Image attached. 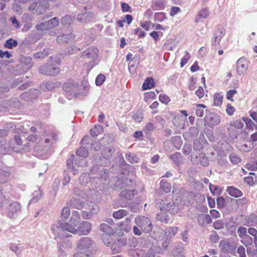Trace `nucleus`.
I'll return each mask as SVG.
<instances>
[{
	"label": "nucleus",
	"instance_id": "obj_43",
	"mask_svg": "<svg viewBox=\"0 0 257 257\" xmlns=\"http://www.w3.org/2000/svg\"><path fill=\"white\" fill-rule=\"evenodd\" d=\"M49 54V49H44L42 52H38L34 54L33 56L36 59H43Z\"/></svg>",
	"mask_w": 257,
	"mask_h": 257
},
{
	"label": "nucleus",
	"instance_id": "obj_41",
	"mask_svg": "<svg viewBox=\"0 0 257 257\" xmlns=\"http://www.w3.org/2000/svg\"><path fill=\"white\" fill-rule=\"evenodd\" d=\"M160 188L165 193H169L171 190V185L165 180H162L160 183Z\"/></svg>",
	"mask_w": 257,
	"mask_h": 257
},
{
	"label": "nucleus",
	"instance_id": "obj_50",
	"mask_svg": "<svg viewBox=\"0 0 257 257\" xmlns=\"http://www.w3.org/2000/svg\"><path fill=\"white\" fill-rule=\"evenodd\" d=\"M125 159L131 163H137L139 162L140 159L136 156L132 154H127L125 155Z\"/></svg>",
	"mask_w": 257,
	"mask_h": 257
},
{
	"label": "nucleus",
	"instance_id": "obj_4",
	"mask_svg": "<svg viewBox=\"0 0 257 257\" xmlns=\"http://www.w3.org/2000/svg\"><path fill=\"white\" fill-rule=\"evenodd\" d=\"M135 222L145 233H149L152 230V222L148 217L143 216H138L135 218Z\"/></svg>",
	"mask_w": 257,
	"mask_h": 257
},
{
	"label": "nucleus",
	"instance_id": "obj_55",
	"mask_svg": "<svg viewBox=\"0 0 257 257\" xmlns=\"http://www.w3.org/2000/svg\"><path fill=\"white\" fill-rule=\"evenodd\" d=\"M110 235H111L107 234L102 235V239L103 241L107 246H109L112 242V239L111 238Z\"/></svg>",
	"mask_w": 257,
	"mask_h": 257
},
{
	"label": "nucleus",
	"instance_id": "obj_36",
	"mask_svg": "<svg viewBox=\"0 0 257 257\" xmlns=\"http://www.w3.org/2000/svg\"><path fill=\"white\" fill-rule=\"evenodd\" d=\"M154 81L152 78L148 77L144 81L142 85L144 90L151 89L154 87Z\"/></svg>",
	"mask_w": 257,
	"mask_h": 257
},
{
	"label": "nucleus",
	"instance_id": "obj_18",
	"mask_svg": "<svg viewBox=\"0 0 257 257\" xmlns=\"http://www.w3.org/2000/svg\"><path fill=\"white\" fill-rule=\"evenodd\" d=\"M57 41L58 43H67L68 45L75 43L74 37L72 34L62 35L58 36Z\"/></svg>",
	"mask_w": 257,
	"mask_h": 257
},
{
	"label": "nucleus",
	"instance_id": "obj_56",
	"mask_svg": "<svg viewBox=\"0 0 257 257\" xmlns=\"http://www.w3.org/2000/svg\"><path fill=\"white\" fill-rule=\"evenodd\" d=\"M70 215V210L69 208L67 207H64L61 212V218L64 219H67Z\"/></svg>",
	"mask_w": 257,
	"mask_h": 257
},
{
	"label": "nucleus",
	"instance_id": "obj_46",
	"mask_svg": "<svg viewBox=\"0 0 257 257\" xmlns=\"http://www.w3.org/2000/svg\"><path fill=\"white\" fill-rule=\"evenodd\" d=\"M91 177L89 174L85 173L79 178L80 182L82 185H85L90 181Z\"/></svg>",
	"mask_w": 257,
	"mask_h": 257
},
{
	"label": "nucleus",
	"instance_id": "obj_54",
	"mask_svg": "<svg viewBox=\"0 0 257 257\" xmlns=\"http://www.w3.org/2000/svg\"><path fill=\"white\" fill-rule=\"evenodd\" d=\"M241 242L246 246H247L252 243L253 240L250 236L247 234L241 238Z\"/></svg>",
	"mask_w": 257,
	"mask_h": 257
},
{
	"label": "nucleus",
	"instance_id": "obj_51",
	"mask_svg": "<svg viewBox=\"0 0 257 257\" xmlns=\"http://www.w3.org/2000/svg\"><path fill=\"white\" fill-rule=\"evenodd\" d=\"M10 176V173L0 169V183H6Z\"/></svg>",
	"mask_w": 257,
	"mask_h": 257
},
{
	"label": "nucleus",
	"instance_id": "obj_22",
	"mask_svg": "<svg viewBox=\"0 0 257 257\" xmlns=\"http://www.w3.org/2000/svg\"><path fill=\"white\" fill-rule=\"evenodd\" d=\"M198 221L200 225L203 226L205 224L210 223L212 219L209 214H200L198 216Z\"/></svg>",
	"mask_w": 257,
	"mask_h": 257
},
{
	"label": "nucleus",
	"instance_id": "obj_25",
	"mask_svg": "<svg viewBox=\"0 0 257 257\" xmlns=\"http://www.w3.org/2000/svg\"><path fill=\"white\" fill-rule=\"evenodd\" d=\"M10 249L17 255L21 254L25 249V246L21 243H12L10 245Z\"/></svg>",
	"mask_w": 257,
	"mask_h": 257
},
{
	"label": "nucleus",
	"instance_id": "obj_33",
	"mask_svg": "<svg viewBox=\"0 0 257 257\" xmlns=\"http://www.w3.org/2000/svg\"><path fill=\"white\" fill-rule=\"evenodd\" d=\"M42 193L40 188L32 193V198L30 202L31 203L37 202L42 197Z\"/></svg>",
	"mask_w": 257,
	"mask_h": 257
},
{
	"label": "nucleus",
	"instance_id": "obj_31",
	"mask_svg": "<svg viewBox=\"0 0 257 257\" xmlns=\"http://www.w3.org/2000/svg\"><path fill=\"white\" fill-rule=\"evenodd\" d=\"M129 214V212L125 209H119L113 213V217L116 219H120Z\"/></svg>",
	"mask_w": 257,
	"mask_h": 257
},
{
	"label": "nucleus",
	"instance_id": "obj_17",
	"mask_svg": "<svg viewBox=\"0 0 257 257\" xmlns=\"http://www.w3.org/2000/svg\"><path fill=\"white\" fill-rule=\"evenodd\" d=\"M206 121L208 125L212 127L220 123V116L215 113H211L207 117Z\"/></svg>",
	"mask_w": 257,
	"mask_h": 257
},
{
	"label": "nucleus",
	"instance_id": "obj_23",
	"mask_svg": "<svg viewBox=\"0 0 257 257\" xmlns=\"http://www.w3.org/2000/svg\"><path fill=\"white\" fill-rule=\"evenodd\" d=\"M57 135L54 133L49 134L47 136V138L45 139L44 142L45 144H46V151H47L50 148L52 144L54 143V142L57 140Z\"/></svg>",
	"mask_w": 257,
	"mask_h": 257
},
{
	"label": "nucleus",
	"instance_id": "obj_49",
	"mask_svg": "<svg viewBox=\"0 0 257 257\" xmlns=\"http://www.w3.org/2000/svg\"><path fill=\"white\" fill-rule=\"evenodd\" d=\"M49 22L47 21L38 24L36 26V29L39 31H44L47 29H51V27L49 26Z\"/></svg>",
	"mask_w": 257,
	"mask_h": 257
},
{
	"label": "nucleus",
	"instance_id": "obj_57",
	"mask_svg": "<svg viewBox=\"0 0 257 257\" xmlns=\"http://www.w3.org/2000/svg\"><path fill=\"white\" fill-rule=\"evenodd\" d=\"M105 80V76L103 74H99L95 80V84L97 86L101 85Z\"/></svg>",
	"mask_w": 257,
	"mask_h": 257
},
{
	"label": "nucleus",
	"instance_id": "obj_61",
	"mask_svg": "<svg viewBox=\"0 0 257 257\" xmlns=\"http://www.w3.org/2000/svg\"><path fill=\"white\" fill-rule=\"evenodd\" d=\"M191 56L190 54L188 52H186L185 55L182 58L180 66L181 67H183L187 63L188 60L190 59Z\"/></svg>",
	"mask_w": 257,
	"mask_h": 257
},
{
	"label": "nucleus",
	"instance_id": "obj_12",
	"mask_svg": "<svg viewBox=\"0 0 257 257\" xmlns=\"http://www.w3.org/2000/svg\"><path fill=\"white\" fill-rule=\"evenodd\" d=\"M41 73L48 75H55L60 72L58 67H54L51 65H45L39 68Z\"/></svg>",
	"mask_w": 257,
	"mask_h": 257
},
{
	"label": "nucleus",
	"instance_id": "obj_14",
	"mask_svg": "<svg viewBox=\"0 0 257 257\" xmlns=\"http://www.w3.org/2000/svg\"><path fill=\"white\" fill-rule=\"evenodd\" d=\"M219 247L223 253H232L235 248L234 244L230 243L226 240H222L220 241Z\"/></svg>",
	"mask_w": 257,
	"mask_h": 257
},
{
	"label": "nucleus",
	"instance_id": "obj_38",
	"mask_svg": "<svg viewBox=\"0 0 257 257\" xmlns=\"http://www.w3.org/2000/svg\"><path fill=\"white\" fill-rule=\"evenodd\" d=\"M170 158L172 159L174 163L177 166H179L182 163V157L180 153H176L174 154L171 155Z\"/></svg>",
	"mask_w": 257,
	"mask_h": 257
},
{
	"label": "nucleus",
	"instance_id": "obj_11",
	"mask_svg": "<svg viewBox=\"0 0 257 257\" xmlns=\"http://www.w3.org/2000/svg\"><path fill=\"white\" fill-rule=\"evenodd\" d=\"M180 200H178L176 199L175 200L173 199L171 202L166 204L165 206H164L163 208L165 211L168 212L171 214H175L179 212L180 210V207L179 205Z\"/></svg>",
	"mask_w": 257,
	"mask_h": 257
},
{
	"label": "nucleus",
	"instance_id": "obj_30",
	"mask_svg": "<svg viewBox=\"0 0 257 257\" xmlns=\"http://www.w3.org/2000/svg\"><path fill=\"white\" fill-rule=\"evenodd\" d=\"M134 191L133 190L124 189L120 193V196L126 200H132L134 197Z\"/></svg>",
	"mask_w": 257,
	"mask_h": 257
},
{
	"label": "nucleus",
	"instance_id": "obj_62",
	"mask_svg": "<svg viewBox=\"0 0 257 257\" xmlns=\"http://www.w3.org/2000/svg\"><path fill=\"white\" fill-rule=\"evenodd\" d=\"M58 245L59 246V251L60 253L63 254L66 249L68 247V245L65 242H61L60 241H59L58 242Z\"/></svg>",
	"mask_w": 257,
	"mask_h": 257
},
{
	"label": "nucleus",
	"instance_id": "obj_7",
	"mask_svg": "<svg viewBox=\"0 0 257 257\" xmlns=\"http://www.w3.org/2000/svg\"><path fill=\"white\" fill-rule=\"evenodd\" d=\"M21 211V205L17 201L12 202L7 209V214L11 219L16 218Z\"/></svg>",
	"mask_w": 257,
	"mask_h": 257
},
{
	"label": "nucleus",
	"instance_id": "obj_39",
	"mask_svg": "<svg viewBox=\"0 0 257 257\" xmlns=\"http://www.w3.org/2000/svg\"><path fill=\"white\" fill-rule=\"evenodd\" d=\"M109 246H110L113 254H116L118 252H119L121 249L119 241H116L115 242L112 241V242Z\"/></svg>",
	"mask_w": 257,
	"mask_h": 257
},
{
	"label": "nucleus",
	"instance_id": "obj_1",
	"mask_svg": "<svg viewBox=\"0 0 257 257\" xmlns=\"http://www.w3.org/2000/svg\"><path fill=\"white\" fill-rule=\"evenodd\" d=\"M80 215L78 211L72 212V215L68 222L63 223L60 221L53 224L51 230L55 235L54 239L58 240V239L65 236V231L76 234L77 233V227L80 222Z\"/></svg>",
	"mask_w": 257,
	"mask_h": 257
},
{
	"label": "nucleus",
	"instance_id": "obj_2",
	"mask_svg": "<svg viewBox=\"0 0 257 257\" xmlns=\"http://www.w3.org/2000/svg\"><path fill=\"white\" fill-rule=\"evenodd\" d=\"M94 241L88 237L79 239L76 244L77 252L74 257H92L94 252Z\"/></svg>",
	"mask_w": 257,
	"mask_h": 257
},
{
	"label": "nucleus",
	"instance_id": "obj_3",
	"mask_svg": "<svg viewBox=\"0 0 257 257\" xmlns=\"http://www.w3.org/2000/svg\"><path fill=\"white\" fill-rule=\"evenodd\" d=\"M243 126L244 124L240 120H231L227 126L229 137L232 139H237L243 133Z\"/></svg>",
	"mask_w": 257,
	"mask_h": 257
},
{
	"label": "nucleus",
	"instance_id": "obj_58",
	"mask_svg": "<svg viewBox=\"0 0 257 257\" xmlns=\"http://www.w3.org/2000/svg\"><path fill=\"white\" fill-rule=\"evenodd\" d=\"M229 158L230 162L233 164H237L241 161V159L235 154H230Z\"/></svg>",
	"mask_w": 257,
	"mask_h": 257
},
{
	"label": "nucleus",
	"instance_id": "obj_29",
	"mask_svg": "<svg viewBox=\"0 0 257 257\" xmlns=\"http://www.w3.org/2000/svg\"><path fill=\"white\" fill-rule=\"evenodd\" d=\"M39 91L37 89L32 90L30 92H25L21 95L23 98H28V99H34L36 98L39 94Z\"/></svg>",
	"mask_w": 257,
	"mask_h": 257
},
{
	"label": "nucleus",
	"instance_id": "obj_64",
	"mask_svg": "<svg viewBox=\"0 0 257 257\" xmlns=\"http://www.w3.org/2000/svg\"><path fill=\"white\" fill-rule=\"evenodd\" d=\"M209 15L208 9L205 8L201 10L199 12V16L201 18L205 19Z\"/></svg>",
	"mask_w": 257,
	"mask_h": 257
},
{
	"label": "nucleus",
	"instance_id": "obj_45",
	"mask_svg": "<svg viewBox=\"0 0 257 257\" xmlns=\"http://www.w3.org/2000/svg\"><path fill=\"white\" fill-rule=\"evenodd\" d=\"M103 128L101 125H97L91 128L90 131L91 135L93 136H97L103 132Z\"/></svg>",
	"mask_w": 257,
	"mask_h": 257
},
{
	"label": "nucleus",
	"instance_id": "obj_9",
	"mask_svg": "<svg viewBox=\"0 0 257 257\" xmlns=\"http://www.w3.org/2000/svg\"><path fill=\"white\" fill-rule=\"evenodd\" d=\"M249 63L244 58H239L236 62L237 73L239 75H244L247 73Z\"/></svg>",
	"mask_w": 257,
	"mask_h": 257
},
{
	"label": "nucleus",
	"instance_id": "obj_24",
	"mask_svg": "<svg viewBox=\"0 0 257 257\" xmlns=\"http://www.w3.org/2000/svg\"><path fill=\"white\" fill-rule=\"evenodd\" d=\"M39 2L41 3V5L39 4L37 6L36 12L38 15H41L45 13L48 7V3L46 0H40Z\"/></svg>",
	"mask_w": 257,
	"mask_h": 257
},
{
	"label": "nucleus",
	"instance_id": "obj_16",
	"mask_svg": "<svg viewBox=\"0 0 257 257\" xmlns=\"http://www.w3.org/2000/svg\"><path fill=\"white\" fill-rule=\"evenodd\" d=\"M92 228L91 224L88 221L83 222L81 225L77 227V233L80 235H87L90 231Z\"/></svg>",
	"mask_w": 257,
	"mask_h": 257
},
{
	"label": "nucleus",
	"instance_id": "obj_48",
	"mask_svg": "<svg viewBox=\"0 0 257 257\" xmlns=\"http://www.w3.org/2000/svg\"><path fill=\"white\" fill-rule=\"evenodd\" d=\"M18 44V43L16 40H14L11 38L6 41L4 46L7 48L13 49V48L17 46Z\"/></svg>",
	"mask_w": 257,
	"mask_h": 257
},
{
	"label": "nucleus",
	"instance_id": "obj_21",
	"mask_svg": "<svg viewBox=\"0 0 257 257\" xmlns=\"http://www.w3.org/2000/svg\"><path fill=\"white\" fill-rule=\"evenodd\" d=\"M93 17V14L91 12H85L78 15L77 19L82 23L90 21Z\"/></svg>",
	"mask_w": 257,
	"mask_h": 257
},
{
	"label": "nucleus",
	"instance_id": "obj_20",
	"mask_svg": "<svg viewBox=\"0 0 257 257\" xmlns=\"http://www.w3.org/2000/svg\"><path fill=\"white\" fill-rule=\"evenodd\" d=\"M156 219L157 220L165 223H168L170 221L169 216L166 214L163 207L160 208V212L157 215Z\"/></svg>",
	"mask_w": 257,
	"mask_h": 257
},
{
	"label": "nucleus",
	"instance_id": "obj_47",
	"mask_svg": "<svg viewBox=\"0 0 257 257\" xmlns=\"http://www.w3.org/2000/svg\"><path fill=\"white\" fill-rule=\"evenodd\" d=\"M88 210L89 211L90 214H96L99 211V207L96 204L91 202L88 205Z\"/></svg>",
	"mask_w": 257,
	"mask_h": 257
},
{
	"label": "nucleus",
	"instance_id": "obj_15",
	"mask_svg": "<svg viewBox=\"0 0 257 257\" xmlns=\"http://www.w3.org/2000/svg\"><path fill=\"white\" fill-rule=\"evenodd\" d=\"M191 160L193 164H200L204 167L207 166L209 164L208 159L203 153H201L199 156H196L194 158L192 157Z\"/></svg>",
	"mask_w": 257,
	"mask_h": 257
},
{
	"label": "nucleus",
	"instance_id": "obj_44",
	"mask_svg": "<svg viewBox=\"0 0 257 257\" xmlns=\"http://www.w3.org/2000/svg\"><path fill=\"white\" fill-rule=\"evenodd\" d=\"M223 95L219 93H215L213 96V104L215 106H219L222 103Z\"/></svg>",
	"mask_w": 257,
	"mask_h": 257
},
{
	"label": "nucleus",
	"instance_id": "obj_34",
	"mask_svg": "<svg viewBox=\"0 0 257 257\" xmlns=\"http://www.w3.org/2000/svg\"><path fill=\"white\" fill-rule=\"evenodd\" d=\"M114 152V148L113 147H108L104 149L101 151L103 157L105 159H109Z\"/></svg>",
	"mask_w": 257,
	"mask_h": 257
},
{
	"label": "nucleus",
	"instance_id": "obj_53",
	"mask_svg": "<svg viewBox=\"0 0 257 257\" xmlns=\"http://www.w3.org/2000/svg\"><path fill=\"white\" fill-rule=\"evenodd\" d=\"M74 19V18L72 17L69 15H66L61 19V23L63 25H70Z\"/></svg>",
	"mask_w": 257,
	"mask_h": 257
},
{
	"label": "nucleus",
	"instance_id": "obj_10",
	"mask_svg": "<svg viewBox=\"0 0 257 257\" xmlns=\"http://www.w3.org/2000/svg\"><path fill=\"white\" fill-rule=\"evenodd\" d=\"M81 143L87 149L98 151L101 149L100 143L94 141L89 137H85L81 140Z\"/></svg>",
	"mask_w": 257,
	"mask_h": 257
},
{
	"label": "nucleus",
	"instance_id": "obj_52",
	"mask_svg": "<svg viewBox=\"0 0 257 257\" xmlns=\"http://www.w3.org/2000/svg\"><path fill=\"white\" fill-rule=\"evenodd\" d=\"M178 231V227H173L167 229L165 233L167 237L171 238L172 236L175 235Z\"/></svg>",
	"mask_w": 257,
	"mask_h": 257
},
{
	"label": "nucleus",
	"instance_id": "obj_19",
	"mask_svg": "<svg viewBox=\"0 0 257 257\" xmlns=\"http://www.w3.org/2000/svg\"><path fill=\"white\" fill-rule=\"evenodd\" d=\"M187 121V117H183L182 115H176L173 119V124L180 128H183Z\"/></svg>",
	"mask_w": 257,
	"mask_h": 257
},
{
	"label": "nucleus",
	"instance_id": "obj_27",
	"mask_svg": "<svg viewBox=\"0 0 257 257\" xmlns=\"http://www.w3.org/2000/svg\"><path fill=\"white\" fill-rule=\"evenodd\" d=\"M132 218L133 216H130L129 217L126 218L124 221L120 223V227L123 230L128 232L131 230V226L130 224Z\"/></svg>",
	"mask_w": 257,
	"mask_h": 257
},
{
	"label": "nucleus",
	"instance_id": "obj_63",
	"mask_svg": "<svg viewBox=\"0 0 257 257\" xmlns=\"http://www.w3.org/2000/svg\"><path fill=\"white\" fill-rule=\"evenodd\" d=\"M246 168L249 170L255 171L257 170V161L248 163L246 165Z\"/></svg>",
	"mask_w": 257,
	"mask_h": 257
},
{
	"label": "nucleus",
	"instance_id": "obj_8",
	"mask_svg": "<svg viewBox=\"0 0 257 257\" xmlns=\"http://www.w3.org/2000/svg\"><path fill=\"white\" fill-rule=\"evenodd\" d=\"M98 50L96 47H89L82 54V57L85 59H90V65L93 66L94 61L97 58V52Z\"/></svg>",
	"mask_w": 257,
	"mask_h": 257
},
{
	"label": "nucleus",
	"instance_id": "obj_32",
	"mask_svg": "<svg viewBox=\"0 0 257 257\" xmlns=\"http://www.w3.org/2000/svg\"><path fill=\"white\" fill-rule=\"evenodd\" d=\"M100 230L104 232L103 234L112 235L114 233L113 228L105 223L100 225Z\"/></svg>",
	"mask_w": 257,
	"mask_h": 257
},
{
	"label": "nucleus",
	"instance_id": "obj_26",
	"mask_svg": "<svg viewBox=\"0 0 257 257\" xmlns=\"http://www.w3.org/2000/svg\"><path fill=\"white\" fill-rule=\"evenodd\" d=\"M70 206L74 208L81 209L84 206V203L79 199L73 198L69 202Z\"/></svg>",
	"mask_w": 257,
	"mask_h": 257
},
{
	"label": "nucleus",
	"instance_id": "obj_6",
	"mask_svg": "<svg viewBox=\"0 0 257 257\" xmlns=\"http://www.w3.org/2000/svg\"><path fill=\"white\" fill-rule=\"evenodd\" d=\"M82 146L76 151L77 155L79 157V159L75 160V164L78 166H86L88 165L86 161H84V159L88 155V150L84 145L82 143Z\"/></svg>",
	"mask_w": 257,
	"mask_h": 257
},
{
	"label": "nucleus",
	"instance_id": "obj_60",
	"mask_svg": "<svg viewBox=\"0 0 257 257\" xmlns=\"http://www.w3.org/2000/svg\"><path fill=\"white\" fill-rule=\"evenodd\" d=\"M239 149L243 152H247L251 150L252 146L249 144L248 145L247 144L240 145L238 146Z\"/></svg>",
	"mask_w": 257,
	"mask_h": 257
},
{
	"label": "nucleus",
	"instance_id": "obj_35",
	"mask_svg": "<svg viewBox=\"0 0 257 257\" xmlns=\"http://www.w3.org/2000/svg\"><path fill=\"white\" fill-rule=\"evenodd\" d=\"M223 35L222 32L220 30H217L214 34V38L212 40V44L214 45L219 44Z\"/></svg>",
	"mask_w": 257,
	"mask_h": 257
},
{
	"label": "nucleus",
	"instance_id": "obj_5",
	"mask_svg": "<svg viewBox=\"0 0 257 257\" xmlns=\"http://www.w3.org/2000/svg\"><path fill=\"white\" fill-rule=\"evenodd\" d=\"M64 91L70 95H74L77 96L80 94L79 90V84L72 80H68L63 85Z\"/></svg>",
	"mask_w": 257,
	"mask_h": 257
},
{
	"label": "nucleus",
	"instance_id": "obj_42",
	"mask_svg": "<svg viewBox=\"0 0 257 257\" xmlns=\"http://www.w3.org/2000/svg\"><path fill=\"white\" fill-rule=\"evenodd\" d=\"M172 142L174 147L178 150L180 149L182 145V141L180 136H175L171 139Z\"/></svg>",
	"mask_w": 257,
	"mask_h": 257
},
{
	"label": "nucleus",
	"instance_id": "obj_13",
	"mask_svg": "<svg viewBox=\"0 0 257 257\" xmlns=\"http://www.w3.org/2000/svg\"><path fill=\"white\" fill-rule=\"evenodd\" d=\"M22 140L19 136L16 135L14 140L11 141L10 147L16 152H20L25 149L24 145L22 144Z\"/></svg>",
	"mask_w": 257,
	"mask_h": 257
},
{
	"label": "nucleus",
	"instance_id": "obj_59",
	"mask_svg": "<svg viewBox=\"0 0 257 257\" xmlns=\"http://www.w3.org/2000/svg\"><path fill=\"white\" fill-rule=\"evenodd\" d=\"M237 233L240 238L247 235V229L245 227L240 226L237 228Z\"/></svg>",
	"mask_w": 257,
	"mask_h": 257
},
{
	"label": "nucleus",
	"instance_id": "obj_37",
	"mask_svg": "<svg viewBox=\"0 0 257 257\" xmlns=\"http://www.w3.org/2000/svg\"><path fill=\"white\" fill-rule=\"evenodd\" d=\"M108 171L107 169L101 168L99 170V173L96 176H94L93 178H100L102 180H106L108 178Z\"/></svg>",
	"mask_w": 257,
	"mask_h": 257
},
{
	"label": "nucleus",
	"instance_id": "obj_40",
	"mask_svg": "<svg viewBox=\"0 0 257 257\" xmlns=\"http://www.w3.org/2000/svg\"><path fill=\"white\" fill-rule=\"evenodd\" d=\"M206 107V106L204 104H197L195 108L196 115L198 117H202L204 113V108Z\"/></svg>",
	"mask_w": 257,
	"mask_h": 257
},
{
	"label": "nucleus",
	"instance_id": "obj_28",
	"mask_svg": "<svg viewBox=\"0 0 257 257\" xmlns=\"http://www.w3.org/2000/svg\"><path fill=\"white\" fill-rule=\"evenodd\" d=\"M227 192L229 195L235 198L239 197L242 195L241 192L238 189L233 186L228 187Z\"/></svg>",
	"mask_w": 257,
	"mask_h": 257
}]
</instances>
